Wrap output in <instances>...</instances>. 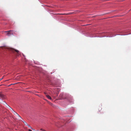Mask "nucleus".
Instances as JSON below:
<instances>
[{"instance_id": "nucleus-4", "label": "nucleus", "mask_w": 131, "mask_h": 131, "mask_svg": "<svg viewBox=\"0 0 131 131\" xmlns=\"http://www.w3.org/2000/svg\"><path fill=\"white\" fill-rule=\"evenodd\" d=\"M0 97L2 99L5 98V96L1 92H0Z\"/></svg>"}, {"instance_id": "nucleus-16", "label": "nucleus", "mask_w": 131, "mask_h": 131, "mask_svg": "<svg viewBox=\"0 0 131 131\" xmlns=\"http://www.w3.org/2000/svg\"><path fill=\"white\" fill-rule=\"evenodd\" d=\"M13 84H11L10 85H13Z\"/></svg>"}, {"instance_id": "nucleus-14", "label": "nucleus", "mask_w": 131, "mask_h": 131, "mask_svg": "<svg viewBox=\"0 0 131 131\" xmlns=\"http://www.w3.org/2000/svg\"><path fill=\"white\" fill-rule=\"evenodd\" d=\"M45 100H46L47 101V100L46 99Z\"/></svg>"}, {"instance_id": "nucleus-10", "label": "nucleus", "mask_w": 131, "mask_h": 131, "mask_svg": "<svg viewBox=\"0 0 131 131\" xmlns=\"http://www.w3.org/2000/svg\"><path fill=\"white\" fill-rule=\"evenodd\" d=\"M3 78V77L2 78L0 79V81H1V80H2Z\"/></svg>"}, {"instance_id": "nucleus-9", "label": "nucleus", "mask_w": 131, "mask_h": 131, "mask_svg": "<svg viewBox=\"0 0 131 131\" xmlns=\"http://www.w3.org/2000/svg\"><path fill=\"white\" fill-rule=\"evenodd\" d=\"M48 103L49 104L51 105H52V104L51 103H50V102H48Z\"/></svg>"}, {"instance_id": "nucleus-7", "label": "nucleus", "mask_w": 131, "mask_h": 131, "mask_svg": "<svg viewBox=\"0 0 131 131\" xmlns=\"http://www.w3.org/2000/svg\"><path fill=\"white\" fill-rule=\"evenodd\" d=\"M23 122L25 125H28V124L25 121H24Z\"/></svg>"}, {"instance_id": "nucleus-3", "label": "nucleus", "mask_w": 131, "mask_h": 131, "mask_svg": "<svg viewBox=\"0 0 131 131\" xmlns=\"http://www.w3.org/2000/svg\"><path fill=\"white\" fill-rule=\"evenodd\" d=\"M5 32H7V35L8 36H10L11 35H13V30H9L7 31H5Z\"/></svg>"}, {"instance_id": "nucleus-17", "label": "nucleus", "mask_w": 131, "mask_h": 131, "mask_svg": "<svg viewBox=\"0 0 131 131\" xmlns=\"http://www.w3.org/2000/svg\"><path fill=\"white\" fill-rule=\"evenodd\" d=\"M36 95H38V96H39V95H37V94H36Z\"/></svg>"}, {"instance_id": "nucleus-1", "label": "nucleus", "mask_w": 131, "mask_h": 131, "mask_svg": "<svg viewBox=\"0 0 131 131\" xmlns=\"http://www.w3.org/2000/svg\"><path fill=\"white\" fill-rule=\"evenodd\" d=\"M8 49L13 53H15V52H16V54L17 56H19L20 54V52L18 50L12 48H8Z\"/></svg>"}, {"instance_id": "nucleus-18", "label": "nucleus", "mask_w": 131, "mask_h": 131, "mask_svg": "<svg viewBox=\"0 0 131 131\" xmlns=\"http://www.w3.org/2000/svg\"><path fill=\"white\" fill-rule=\"evenodd\" d=\"M32 129L33 130H34V129H33L32 128Z\"/></svg>"}, {"instance_id": "nucleus-6", "label": "nucleus", "mask_w": 131, "mask_h": 131, "mask_svg": "<svg viewBox=\"0 0 131 131\" xmlns=\"http://www.w3.org/2000/svg\"><path fill=\"white\" fill-rule=\"evenodd\" d=\"M13 35H17V33L16 32V31L13 30Z\"/></svg>"}, {"instance_id": "nucleus-8", "label": "nucleus", "mask_w": 131, "mask_h": 131, "mask_svg": "<svg viewBox=\"0 0 131 131\" xmlns=\"http://www.w3.org/2000/svg\"><path fill=\"white\" fill-rule=\"evenodd\" d=\"M28 127L29 128H31V129H32V127H31V126H29V125H27Z\"/></svg>"}, {"instance_id": "nucleus-15", "label": "nucleus", "mask_w": 131, "mask_h": 131, "mask_svg": "<svg viewBox=\"0 0 131 131\" xmlns=\"http://www.w3.org/2000/svg\"><path fill=\"white\" fill-rule=\"evenodd\" d=\"M43 131H46V130H43Z\"/></svg>"}, {"instance_id": "nucleus-13", "label": "nucleus", "mask_w": 131, "mask_h": 131, "mask_svg": "<svg viewBox=\"0 0 131 131\" xmlns=\"http://www.w3.org/2000/svg\"><path fill=\"white\" fill-rule=\"evenodd\" d=\"M44 93L45 94H47V93L46 92H44Z\"/></svg>"}, {"instance_id": "nucleus-5", "label": "nucleus", "mask_w": 131, "mask_h": 131, "mask_svg": "<svg viewBox=\"0 0 131 131\" xmlns=\"http://www.w3.org/2000/svg\"><path fill=\"white\" fill-rule=\"evenodd\" d=\"M46 96L47 97V98L48 99H50V100H51L52 99L51 97L50 96H49V95H46Z\"/></svg>"}, {"instance_id": "nucleus-11", "label": "nucleus", "mask_w": 131, "mask_h": 131, "mask_svg": "<svg viewBox=\"0 0 131 131\" xmlns=\"http://www.w3.org/2000/svg\"><path fill=\"white\" fill-rule=\"evenodd\" d=\"M28 131H32V130H31V129H28Z\"/></svg>"}, {"instance_id": "nucleus-2", "label": "nucleus", "mask_w": 131, "mask_h": 131, "mask_svg": "<svg viewBox=\"0 0 131 131\" xmlns=\"http://www.w3.org/2000/svg\"><path fill=\"white\" fill-rule=\"evenodd\" d=\"M4 104L6 106H7L9 107H10L11 110H12L13 112H14V114L17 117V119H20V118H21V117L16 112L14 111L5 102H4Z\"/></svg>"}, {"instance_id": "nucleus-12", "label": "nucleus", "mask_w": 131, "mask_h": 131, "mask_svg": "<svg viewBox=\"0 0 131 131\" xmlns=\"http://www.w3.org/2000/svg\"><path fill=\"white\" fill-rule=\"evenodd\" d=\"M40 130H42L43 131V130H44V129H42V128H41V129H40Z\"/></svg>"}]
</instances>
